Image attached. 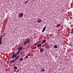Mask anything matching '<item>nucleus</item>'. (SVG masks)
<instances>
[{"label":"nucleus","mask_w":73,"mask_h":73,"mask_svg":"<svg viewBox=\"0 0 73 73\" xmlns=\"http://www.w3.org/2000/svg\"><path fill=\"white\" fill-rule=\"evenodd\" d=\"M19 57H20V56H18L15 58V59H13V60H11L10 62V63H12L13 62H14L15 61V60H17V59H18V58H19Z\"/></svg>","instance_id":"f257e3e1"},{"label":"nucleus","mask_w":73,"mask_h":73,"mask_svg":"<svg viewBox=\"0 0 73 73\" xmlns=\"http://www.w3.org/2000/svg\"><path fill=\"white\" fill-rule=\"evenodd\" d=\"M24 15V13L23 12L22 13H21L20 14H19V17H21L23 16Z\"/></svg>","instance_id":"f03ea898"},{"label":"nucleus","mask_w":73,"mask_h":73,"mask_svg":"<svg viewBox=\"0 0 73 73\" xmlns=\"http://www.w3.org/2000/svg\"><path fill=\"white\" fill-rule=\"evenodd\" d=\"M47 25H46L44 26V27L43 29L42 32V33H43L45 31V29H46V27Z\"/></svg>","instance_id":"7ed1b4c3"},{"label":"nucleus","mask_w":73,"mask_h":73,"mask_svg":"<svg viewBox=\"0 0 73 73\" xmlns=\"http://www.w3.org/2000/svg\"><path fill=\"white\" fill-rule=\"evenodd\" d=\"M37 22L38 23H41V22H42V19H38L37 20Z\"/></svg>","instance_id":"20e7f679"},{"label":"nucleus","mask_w":73,"mask_h":73,"mask_svg":"<svg viewBox=\"0 0 73 73\" xmlns=\"http://www.w3.org/2000/svg\"><path fill=\"white\" fill-rule=\"evenodd\" d=\"M40 51L41 53H42V52H44V48H40Z\"/></svg>","instance_id":"39448f33"},{"label":"nucleus","mask_w":73,"mask_h":73,"mask_svg":"<svg viewBox=\"0 0 73 73\" xmlns=\"http://www.w3.org/2000/svg\"><path fill=\"white\" fill-rule=\"evenodd\" d=\"M13 56H12V58H15V57H17V55L16 54H15L14 55H13Z\"/></svg>","instance_id":"423d86ee"},{"label":"nucleus","mask_w":73,"mask_h":73,"mask_svg":"<svg viewBox=\"0 0 73 73\" xmlns=\"http://www.w3.org/2000/svg\"><path fill=\"white\" fill-rule=\"evenodd\" d=\"M46 40H42V42H41V44H43V43H45L46 42Z\"/></svg>","instance_id":"0eeeda50"},{"label":"nucleus","mask_w":73,"mask_h":73,"mask_svg":"<svg viewBox=\"0 0 73 73\" xmlns=\"http://www.w3.org/2000/svg\"><path fill=\"white\" fill-rule=\"evenodd\" d=\"M27 42V43H29L30 42V39L28 38V39H26Z\"/></svg>","instance_id":"6e6552de"},{"label":"nucleus","mask_w":73,"mask_h":73,"mask_svg":"<svg viewBox=\"0 0 73 73\" xmlns=\"http://www.w3.org/2000/svg\"><path fill=\"white\" fill-rule=\"evenodd\" d=\"M22 48H23V47H21L20 48H18V50L19 52H20L22 49Z\"/></svg>","instance_id":"1a4fd4ad"},{"label":"nucleus","mask_w":73,"mask_h":73,"mask_svg":"<svg viewBox=\"0 0 73 73\" xmlns=\"http://www.w3.org/2000/svg\"><path fill=\"white\" fill-rule=\"evenodd\" d=\"M41 46V43L37 45V46L38 48L39 47H40V46Z\"/></svg>","instance_id":"9d476101"},{"label":"nucleus","mask_w":73,"mask_h":73,"mask_svg":"<svg viewBox=\"0 0 73 73\" xmlns=\"http://www.w3.org/2000/svg\"><path fill=\"white\" fill-rule=\"evenodd\" d=\"M61 26V24H58L57 25H56V28H58L59 27H60Z\"/></svg>","instance_id":"9b49d317"},{"label":"nucleus","mask_w":73,"mask_h":73,"mask_svg":"<svg viewBox=\"0 0 73 73\" xmlns=\"http://www.w3.org/2000/svg\"><path fill=\"white\" fill-rule=\"evenodd\" d=\"M20 54H21V55H23V54H24V51H22L20 52Z\"/></svg>","instance_id":"f8f14e48"},{"label":"nucleus","mask_w":73,"mask_h":73,"mask_svg":"<svg viewBox=\"0 0 73 73\" xmlns=\"http://www.w3.org/2000/svg\"><path fill=\"white\" fill-rule=\"evenodd\" d=\"M46 48H47V49H49V48H50V47L49 46V45L47 44L46 45Z\"/></svg>","instance_id":"ddd939ff"},{"label":"nucleus","mask_w":73,"mask_h":73,"mask_svg":"<svg viewBox=\"0 0 73 73\" xmlns=\"http://www.w3.org/2000/svg\"><path fill=\"white\" fill-rule=\"evenodd\" d=\"M2 38H3V35H1L0 37V40H2Z\"/></svg>","instance_id":"4468645a"},{"label":"nucleus","mask_w":73,"mask_h":73,"mask_svg":"<svg viewBox=\"0 0 73 73\" xmlns=\"http://www.w3.org/2000/svg\"><path fill=\"white\" fill-rule=\"evenodd\" d=\"M27 43H28V42H27V41H25L24 42V45H27Z\"/></svg>","instance_id":"2eb2a0df"},{"label":"nucleus","mask_w":73,"mask_h":73,"mask_svg":"<svg viewBox=\"0 0 73 73\" xmlns=\"http://www.w3.org/2000/svg\"><path fill=\"white\" fill-rule=\"evenodd\" d=\"M45 70H44V69H42L41 70V72H44V71H45Z\"/></svg>","instance_id":"dca6fc26"},{"label":"nucleus","mask_w":73,"mask_h":73,"mask_svg":"<svg viewBox=\"0 0 73 73\" xmlns=\"http://www.w3.org/2000/svg\"><path fill=\"white\" fill-rule=\"evenodd\" d=\"M19 53H20V51H18V52H17V53H16V55H17L18 54H19Z\"/></svg>","instance_id":"f3484780"},{"label":"nucleus","mask_w":73,"mask_h":73,"mask_svg":"<svg viewBox=\"0 0 73 73\" xmlns=\"http://www.w3.org/2000/svg\"><path fill=\"white\" fill-rule=\"evenodd\" d=\"M23 60V58H21L19 60V61H22Z\"/></svg>","instance_id":"a211bd4d"},{"label":"nucleus","mask_w":73,"mask_h":73,"mask_svg":"<svg viewBox=\"0 0 73 73\" xmlns=\"http://www.w3.org/2000/svg\"><path fill=\"white\" fill-rule=\"evenodd\" d=\"M54 48H57V46L56 45H54Z\"/></svg>","instance_id":"6ab92c4d"},{"label":"nucleus","mask_w":73,"mask_h":73,"mask_svg":"<svg viewBox=\"0 0 73 73\" xmlns=\"http://www.w3.org/2000/svg\"><path fill=\"white\" fill-rule=\"evenodd\" d=\"M14 68L15 69H17V67L16 66H15L14 67Z\"/></svg>","instance_id":"aec40b11"},{"label":"nucleus","mask_w":73,"mask_h":73,"mask_svg":"<svg viewBox=\"0 0 73 73\" xmlns=\"http://www.w3.org/2000/svg\"><path fill=\"white\" fill-rule=\"evenodd\" d=\"M1 43H2V41H1V40H0V45L1 44Z\"/></svg>","instance_id":"412c9836"},{"label":"nucleus","mask_w":73,"mask_h":73,"mask_svg":"<svg viewBox=\"0 0 73 73\" xmlns=\"http://www.w3.org/2000/svg\"><path fill=\"white\" fill-rule=\"evenodd\" d=\"M37 48V47H33V48L32 49H36V48Z\"/></svg>","instance_id":"4be33fe9"},{"label":"nucleus","mask_w":73,"mask_h":73,"mask_svg":"<svg viewBox=\"0 0 73 73\" xmlns=\"http://www.w3.org/2000/svg\"><path fill=\"white\" fill-rule=\"evenodd\" d=\"M15 53L14 52L12 53V56H13V55H15Z\"/></svg>","instance_id":"5701e85b"},{"label":"nucleus","mask_w":73,"mask_h":73,"mask_svg":"<svg viewBox=\"0 0 73 73\" xmlns=\"http://www.w3.org/2000/svg\"><path fill=\"white\" fill-rule=\"evenodd\" d=\"M28 1H26L25 2V3H26V4H27V3H28Z\"/></svg>","instance_id":"b1692460"},{"label":"nucleus","mask_w":73,"mask_h":73,"mask_svg":"<svg viewBox=\"0 0 73 73\" xmlns=\"http://www.w3.org/2000/svg\"><path fill=\"white\" fill-rule=\"evenodd\" d=\"M38 44L37 42L36 43H35V45H36L37 44Z\"/></svg>","instance_id":"393cba45"},{"label":"nucleus","mask_w":73,"mask_h":73,"mask_svg":"<svg viewBox=\"0 0 73 73\" xmlns=\"http://www.w3.org/2000/svg\"><path fill=\"white\" fill-rule=\"evenodd\" d=\"M28 55L27 56H26V58H28Z\"/></svg>","instance_id":"a878e982"},{"label":"nucleus","mask_w":73,"mask_h":73,"mask_svg":"<svg viewBox=\"0 0 73 73\" xmlns=\"http://www.w3.org/2000/svg\"><path fill=\"white\" fill-rule=\"evenodd\" d=\"M28 56H31V54H29L28 55H27Z\"/></svg>","instance_id":"bb28decb"},{"label":"nucleus","mask_w":73,"mask_h":73,"mask_svg":"<svg viewBox=\"0 0 73 73\" xmlns=\"http://www.w3.org/2000/svg\"><path fill=\"white\" fill-rule=\"evenodd\" d=\"M71 33H73V31H71Z\"/></svg>","instance_id":"cd10ccee"},{"label":"nucleus","mask_w":73,"mask_h":73,"mask_svg":"<svg viewBox=\"0 0 73 73\" xmlns=\"http://www.w3.org/2000/svg\"><path fill=\"white\" fill-rule=\"evenodd\" d=\"M40 41H39L38 42H37V43L38 44L39 43H40Z\"/></svg>","instance_id":"c85d7f7f"},{"label":"nucleus","mask_w":73,"mask_h":73,"mask_svg":"<svg viewBox=\"0 0 73 73\" xmlns=\"http://www.w3.org/2000/svg\"><path fill=\"white\" fill-rule=\"evenodd\" d=\"M71 31H73V29H71Z\"/></svg>","instance_id":"c756f323"}]
</instances>
